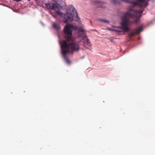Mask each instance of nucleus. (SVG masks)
<instances>
[{
  "label": "nucleus",
  "mask_w": 155,
  "mask_h": 155,
  "mask_svg": "<svg viewBox=\"0 0 155 155\" xmlns=\"http://www.w3.org/2000/svg\"><path fill=\"white\" fill-rule=\"evenodd\" d=\"M143 11L141 10H134L131 8L127 12L125 15L121 18L122 22L121 29L125 32H127L129 30L128 26L131 23H137L140 19L138 14H142Z\"/></svg>",
  "instance_id": "1"
},
{
  "label": "nucleus",
  "mask_w": 155,
  "mask_h": 155,
  "mask_svg": "<svg viewBox=\"0 0 155 155\" xmlns=\"http://www.w3.org/2000/svg\"><path fill=\"white\" fill-rule=\"evenodd\" d=\"M71 8L72 9V13L67 12L64 14L59 10H57L58 8L55 10L56 11V13L58 15L64 18L65 20L63 21V22L66 23H68V19L70 21H73L74 17L77 20H78V19H79L76 10L75 9L74 7H72Z\"/></svg>",
  "instance_id": "2"
},
{
  "label": "nucleus",
  "mask_w": 155,
  "mask_h": 155,
  "mask_svg": "<svg viewBox=\"0 0 155 155\" xmlns=\"http://www.w3.org/2000/svg\"><path fill=\"white\" fill-rule=\"evenodd\" d=\"M61 50L68 51L70 52L73 53L74 51H78L80 49L78 43L73 41L68 44L65 40H63L60 42Z\"/></svg>",
  "instance_id": "3"
},
{
  "label": "nucleus",
  "mask_w": 155,
  "mask_h": 155,
  "mask_svg": "<svg viewBox=\"0 0 155 155\" xmlns=\"http://www.w3.org/2000/svg\"><path fill=\"white\" fill-rule=\"evenodd\" d=\"M74 26L73 25L68 24L64 27L63 29L64 36L67 41H71L73 40L72 29H73Z\"/></svg>",
  "instance_id": "4"
},
{
  "label": "nucleus",
  "mask_w": 155,
  "mask_h": 155,
  "mask_svg": "<svg viewBox=\"0 0 155 155\" xmlns=\"http://www.w3.org/2000/svg\"><path fill=\"white\" fill-rule=\"evenodd\" d=\"M45 6L48 9H51L53 10H56L58 9V6L52 3H48L45 4Z\"/></svg>",
  "instance_id": "5"
},
{
  "label": "nucleus",
  "mask_w": 155,
  "mask_h": 155,
  "mask_svg": "<svg viewBox=\"0 0 155 155\" xmlns=\"http://www.w3.org/2000/svg\"><path fill=\"white\" fill-rule=\"evenodd\" d=\"M61 52L62 57L66 63L68 64H70L71 63V61L66 56L67 54L69 53V51L61 50Z\"/></svg>",
  "instance_id": "6"
},
{
  "label": "nucleus",
  "mask_w": 155,
  "mask_h": 155,
  "mask_svg": "<svg viewBox=\"0 0 155 155\" xmlns=\"http://www.w3.org/2000/svg\"><path fill=\"white\" fill-rule=\"evenodd\" d=\"M53 27L55 29L58 30L60 29L59 23L57 22H53L52 24Z\"/></svg>",
  "instance_id": "7"
},
{
  "label": "nucleus",
  "mask_w": 155,
  "mask_h": 155,
  "mask_svg": "<svg viewBox=\"0 0 155 155\" xmlns=\"http://www.w3.org/2000/svg\"><path fill=\"white\" fill-rule=\"evenodd\" d=\"M83 39L84 40V42L86 43V44H87V45L89 46L91 45V44L90 43V41L88 39L86 36V35H85L84 36L83 38Z\"/></svg>",
  "instance_id": "8"
},
{
  "label": "nucleus",
  "mask_w": 155,
  "mask_h": 155,
  "mask_svg": "<svg viewBox=\"0 0 155 155\" xmlns=\"http://www.w3.org/2000/svg\"><path fill=\"white\" fill-rule=\"evenodd\" d=\"M95 3L96 5H99L98 6V7H101L103 8H104L105 7L104 4L103 2L99 1H97L95 2Z\"/></svg>",
  "instance_id": "9"
},
{
  "label": "nucleus",
  "mask_w": 155,
  "mask_h": 155,
  "mask_svg": "<svg viewBox=\"0 0 155 155\" xmlns=\"http://www.w3.org/2000/svg\"><path fill=\"white\" fill-rule=\"evenodd\" d=\"M142 31V28L140 27L135 29L134 30V32L136 34L139 33L141 31Z\"/></svg>",
  "instance_id": "10"
},
{
  "label": "nucleus",
  "mask_w": 155,
  "mask_h": 155,
  "mask_svg": "<svg viewBox=\"0 0 155 155\" xmlns=\"http://www.w3.org/2000/svg\"><path fill=\"white\" fill-rule=\"evenodd\" d=\"M79 34L80 37H82V38H83V37H84L85 35H86L85 33H84V31H83V32L79 33Z\"/></svg>",
  "instance_id": "11"
},
{
  "label": "nucleus",
  "mask_w": 155,
  "mask_h": 155,
  "mask_svg": "<svg viewBox=\"0 0 155 155\" xmlns=\"http://www.w3.org/2000/svg\"><path fill=\"white\" fill-rule=\"evenodd\" d=\"M120 0H111V2L114 4L118 3Z\"/></svg>",
  "instance_id": "12"
},
{
  "label": "nucleus",
  "mask_w": 155,
  "mask_h": 155,
  "mask_svg": "<svg viewBox=\"0 0 155 155\" xmlns=\"http://www.w3.org/2000/svg\"><path fill=\"white\" fill-rule=\"evenodd\" d=\"M136 35V34H135V33L133 31V32H130L129 34V37H132L134 36V35Z\"/></svg>",
  "instance_id": "13"
},
{
  "label": "nucleus",
  "mask_w": 155,
  "mask_h": 155,
  "mask_svg": "<svg viewBox=\"0 0 155 155\" xmlns=\"http://www.w3.org/2000/svg\"><path fill=\"white\" fill-rule=\"evenodd\" d=\"M79 33L84 31V29L82 28H80L78 29Z\"/></svg>",
  "instance_id": "14"
},
{
  "label": "nucleus",
  "mask_w": 155,
  "mask_h": 155,
  "mask_svg": "<svg viewBox=\"0 0 155 155\" xmlns=\"http://www.w3.org/2000/svg\"><path fill=\"white\" fill-rule=\"evenodd\" d=\"M99 20L100 21H103V22H105V23H109V21L107 20L100 19H99Z\"/></svg>",
  "instance_id": "15"
},
{
  "label": "nucleus",
  "mask_w": 155,
  "mask_h": 155,
  "mask_svg": "<svg viewBox=\"0 0 155 155\" xmlns=\"http://www.w3.org/2000/svg\"><path fill=\"white\" fill-rule=\"evenodd\" d=\"M57 4H60L61 2V0H54Z\"/></svg>",
  "instance_id": "16"
},
{
  "label": "nucleus",
  "mask_w": 155,
  "mask_h": 155,
  "mask_svg": "<svg viewBox=\"0 0 155 155\" xmlns=\"http://www.w3.org/2000/svg\"><path fill=\"white\" fill-rule=\"evenodd\" d=\"M110 39V42L114 43V41L113 39L111 38V39Z\"/></svg>",
  "instance_id": "17"
},
{
  "label": "nucleus",
  "mask_w": 155,
  "mask_h": 155,
  "mask_svg": "<svg viewBox=\"0 0 155 155\" xmlns=\"http://www.w3.org/2000/svg\"><path fill=\"white\" fill-rule=\"evenodd\" d=\"M15 1H16V2H19L20 1H21V0H14Z\"/></svg>",
  "instance_id": "18"
},
{
  "label": "nucleus",
  "mask_w": 155,
  "mask_h": 155,
  "mask_svg": "<svg viewBox=\"0 0 155 155\" xmlns=\"http://www.w3.org/2000/svg\"><path fill=\"white\" fill-rule=\"evenodd\" d=\"M114 31H117L116 30H115V29H114Z\"/></svg>",
  "instance_id": "19"
},
{
  "label": "nucleus",
  "mask_w": 155,
  "mask_h": 155,
  "mask_svg": "<svg viewBox=\"0 0 155 155\" xmlns=\"http://www.w3.org/2000/svg\"><path fill=\"white\" fill-rule=\"evenodd\" d=\"M28 1H30L31 0H28Z\"/></svg>",
  "instance_id": "20"
}]
</instances>
